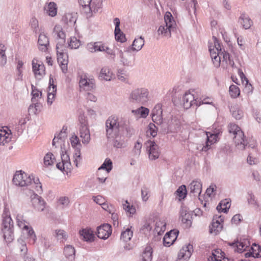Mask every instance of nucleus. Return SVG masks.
<instances>
[{
    "label": "nucleus",
    "mask_w": 261,
    "mask_h": 261,
    "mask_svg": "<svg viewBox=\"0 0 261 261\" xmlns=\"http://www.w3.org/2000/svg\"><path fill=\"white\" fill-rule=\"evenodd\" d=\"M17 225L19 227L23 229H29V226L25 224V221L22 219V217L17 215L16 217Z\"/></svg>",
    "instance_id": "obj_61"
},
{
    "label": "nucleus",
    "mask_w": 261,
    "mask_h": 261,
    "mask_svg": "<svg viewBox=\"0 0 261 261\" xmlns=\"http://www.w3.org/2000/svg\"><path fill=\"white\" fill-rule=\"evenodd\" d=\"M222 253V252L220 249L215 250L214 252H213L212 253V256H211V259L214 260L215 261H220V259H222L223 257Z\"/></svg>",
    "instance_id": "obj_58"
},
{
    "label": "nucleus",
    "mask_w": 261,
    "mask_h": 261,
    "mask_svg": "<svg viewBox=\"0 0 261 261\" xmlns=\"http://www.w3.org/2000/svg\"><path fill=\"white\" fill-rule=\"evenodd\" d=\"M175 193L180 198L184 199L187 195L186 187L185 185L180 186L176 191Z\"/></svg>",
    "instance_id": "obj_55"
},
{
    "label": "nucleus",
    "mask_w": 261,
    "mask_h": 261,
    "mask_svg": "<svg viewBox=\"0 0 261 261\" xmlns=\"http://www.w3.org/2000/svg\"><path fill=\"white\" fill-rule=\"evenodd\" d=\"M32 91L31 94L32 95V101L36 102L38 101V99L41 98L42 95V92L38 90L36 87L32 85Z\"/></svg>",
    "instance_id": "obj_47"
},
{
    "label": "nucleus",
    "mask_w": 261,
    "mask_h": 261,
    "mask_svg": "<svg viewBox=\"0 0 261 261\" xmlns=\"http://www.w3.org/2000/svg\"><path fill=\"white\" fill-rule=\"evenodd\" d=\"M63 20L69 26H73L75 24L76 18L71 13L66 14L63 17Z\"/></svg>",
    "instance_id": "obj_42"
},
{
    "label": "nucleus",
    "mask_w": 261,
    "mask_h": 261,
    "mask_svg": "<svg viewBox=\"0 0 261 261\" xmlns=\"http://www.w3.org/2000/svg\"><path fill=\"white\" fill-rule=\"evenodd\" d=\"M166 229V223L165 222L161 221H159L156 222L155 230L159 234H161V232L163 233Z\"/></svg>",
    "instance_id": "obj_53"
},
{
    "label": "nucleus",
    "mask_w": 261,
    "mask_h": 261,
    "mask_svg": "<svg viewBox=\"0 0 261 261\" xmlns=\"http://www.w3.org/2000/svg\"><path fill=\"white\" fill-rule=\"evenodd\" d=\"M114 22L115 24L114 34L116 40L121 43L124 42L126 41V38L124 34L120 29V22L119 19L118 18H114Z\"/></svg>",
    "instance_id": "obj_20"
},
{
    "label": "nucleus",
    "mask_w": 261,
    "mask_h": 261,
    "mask_svg": "<svg viewBox=\"0 0 261 261\" xmlns=\"http://www.w3.org/2000/svg\"><path fill=\"white\" fill-rule=\"evenodd\" d=\"M27 121L25 118H20L18 124L15 126V130L17 132L18 135L22 133L23 130V126L25 125Z\"/></svg>",
    "instance_id": "obj_54"
},
{
    "label": "nucleus",
    "mask_w": 261,
    "mask_h": 261,
    "mask_svg": "<svg viewBox=\"0 0 261 261\" xmlns=\"http://www.w3.org/2000/svg\"><path fill=\"white\" fill-rule=\"evenodd\" d=\"M122 118L120 119L112 115L110 116L105 123L106 132L107 138H114L120 135Z\"/></svg>",
    "instance_id": "obj_2"
},
{
    "label": "nucleus",
    "mask_w": 261,
    "mask_h": 261,
    "mask_svg": "<svg viewBox=\"0 0 261 261\" xmlns=\"http://www.w3.org/2000/svg\"><path fill=\"white\" fill-rule=\"evenodd\" d=\"M213 39L215 44V48L216 51H219V56L221 59H223V61H225L227 62V59H229L230 55L225 50H222L220 43L217 38L213 36Z\"/></svg>",
    "instance_id": "obj_28"
},
{
    "label": "nucleus",
    "mask_w": 261,
    "mask_h": 261,
    "mask_svg": "<svg viewBox=\"0 0 261 261\" xmlns=\"http://www.w3.org/2000/svg\"><path fill=\"white\" fill-rule=\"evenodd\" d=\"M32 184L30 185L32 188H34L36 190V191L39 193H41L42 192V185L41 182L39 181L38 178H35L34 176L33 175L32 177Z\"/></svg>",
    "instance_id": "obj_44"
},
{
    "label": "nucleus",
    "mask_w": 261,
    "mask_h": 261,
    "mask_svg": "<svg viewBox=\"0 0 261 261\" xmlns=\"http://www.w3.org/2000/svg\"><path fill=\"white\" fill-rule=\"evenodd\" d=\"M145 144L149 159L151 160H155L158 159L160 155V152L159 151V146L155 142L149 140L146 142Z\"/></svg>",
    "instance_id": "obj_12"
},
{
    "label": "nucleus",
    "mask_w": 261,
    "mask_h": 261,
    "mask_svg": "<svg viewBox=\"0 0 261 261\" xmlns=\"http://www.w3.org/2000/svg\"><path fill=\"white\" fill-rule=\"evenodd\" d=\"M193 251V246L191 244H189L184 246L178 253L177 260L176 261H181L182 260L189 259Z\"/></svg>",
    "instance_id": "obj_14"
},
{
    "label": "nucleus",
    "mask_w": 261,
    "mask_h": 261,
    "mask_svg": "<svg viewBox=\"0 0 261 261\" xmlns=\"http://www.w3.org/2000/svg\"><path fill=\"white\" fill-rule=\"evenodd\" d=\"M128 98L133 103L144 105L149 99V92L147 88H137L131 91Z\"/></svg>",
    "instance_id": "obj_3"
},
{
    "label": "nucleus",
    "mask_w": 261,
    "mask_h": 261,
    "mask_svg": "<svg viewBox=\"0 0 261 261\" xmlns=\"http://www.w3.org/2000/svg\"><path fill=\"white\" fill-rule=\"evenodd\" d=\"M233 141L238 148L241 150L244 149L247 144L246 140L245 139L244 133L242 130L239 131V132L234 135Z\"/></svg>",
    "instance_id": "obj_19"
},
{
    "label": "nucleus",
    "mask_w": 261,
    "mask_h": 261,
    "mask_svg": "<svg viewBox=\"0 0 261 261\" xmlns=\"http://www.w3.org/2000/svg\"><path fill=\"white\" fill-rule=\"evenodd\" d=\"M228 244L233 247L234 251L240 253L246 251L250 246L249 241L247 239H241L239 241L238 240Z\"/></svg>",
    "instance_id": "obj_13"
},
{
    "label": "nucleus",
    "mask_w": 261,
    "mask_h": 261,
    "mask_svg": "<svg viewBox=\"0 0 261 261\" xmlns=\"http://www.w3.org/2000/svg\"><path fill=\"white\" fill-rule=\"evenodd\" d=\"M218 135V133L211 134V133H207L206 142H208V144L210 145H212L216 141Z\"/></svg>",
    "instance_id": "obj_57"
},
{
    "label": "nucleus",
    "mask_w": 261,
    "mask_h": 261,
    "mask_svg": "<svg viewBox=\"0 0 261 261\" xmlns=\"http://www.w3.org/2000/svg\"><path fill=\"white\" fill-rule=\"evenodd\" d=\"M56 160L53 153L48 152L44 158V164L45 166H48L53 165Z\"/></svg>",
    "instance_id": "obj_49"
},
{
    "label": "nucleus",
    "mask_w": 261,
    "mask_h": 261,
    "mask_svg": "<svg viewBox=\"0 0 261 261\" xmlns=\"http://www.w3.org/2000/svg\"><path fill=\"white\" fill-rule=\"evenodd\" d=\"M197 100L198 101H197L196 106H199L202 104H209L214 105L213 101L210 97H208L204 98L203 99H202L201 98L199 99L198 98Z\"/></svg>",
    "instance_id": "obj_63"
},
{
    "label": "nucleus",
    "mask_w": 261,
    "mask_h": 261,
    "mask_svg": "<svg viewBox=\"0 0 261 261\" xmlns=\"http://www.w3.org/2000/svg\"><path fill=\"white\" fill-rule=\"evenodd\" d=\"M3 226L4 238L7 242L10 243L14 239V225L10 215H3Z\"/></svg>",
    "instance_id": "obj_4"
},
{
    "label": "nucleus",
    "mask_w": 261,
    "mask_h": 261,
    "mask_svg": "<svg viewBox=\"0 0 261 261\" xmlns=\"http://www.w3.org/2000/svg\"><path fill=\"white\" fill-rule=\"evenodd\" d=\"M121 130H125L126 136L128 138L131 137L135 133V130L130 125L128 120L124 118H122Z\"/></svg>",
    "instance_id": "obj_27"
},
{
    "label": "nucleus",
    "mask_w": 261,
    "mask_h": 261,
    "mask_svg": "<svg viewBox=\"0 0 261 261\" xmlns=\"http://www.w3.org/2000/svg\"><path fill=\"white\" fill-rule=\"evenodd\" d=\"M53 35L57 41L56 47L58 48L59 47H64L66 35L61 25H56L55 26Z\"/></svg>",
    "instance_id": "obj_8"
},
{
    "label": "nucleus",
    "mask_w": 261,
    "mask_h": 261,
    "mask_svg": "<svg viewBox=\"0 0 261 261\" xmlns=\"http://www.w3.org/2000/svg\"><path fill=\"white\" fill-rule=\"evenodd\" d=\"M114 77V75L110 71L108 67L102 68L99 74V77L100 80H104L107 81H111Z\"/></svg>",
    "instance_id": "obj_33"
},
{
    "label": "nucleus",
    "mask_w": 261,
    "mask_h": 261,
    "mask_svg": "<svg viewBox=\"0 0 261 261\" xmlns=\"http://www.w3.org/2000/svg\"><path fill=\"white\" fill-rule=\"evenodd\" d=\"M228 130L230 133H232L234 136L239 132V131L241 130V128L239 127L238 125L236 124L230 123L228 125Z\"/></svg>",
    "instance_id": "obj_64"
},
{
    "label": "nucleus",
    "mask_w": 261,
    "mask_h": 261,
    "mask_svg": "<svg viewBox=\"0 0 261 261\" xmlns=\"http://www.w3.org/2000/svg\"><path fill=\"white\" fill-rule=\"evenodd\" d=\"M32 64L33 71L36 77L39 76L40 77L45 74V67L42 63H39L37 59H34Z\"/></svg>",
    "instance_id": "obj_21"
},
{
    "label": "nucleus",
    "mask_w": 261,
    "mask_h": 261,
    "mask_svg": "<svg viewBox=\"0 0 261 261\" xmlns=\"http://www.w3.org/2000/svg\"><path fill=\"white\" fill-rule=\"evenodd\" d=\"M133 234V232L130 228H127L124 231L121 232L120 239L124 242H127L130 240Z\"/></svg>",
    "instance_id": "obj_45"
},
{
    "label": "nucleus",
    "mask_w": 261,
    "mask_h": 261,
    "mask_svg": "<svg viewBox=\"0 0 261 261\" xmlns=\"http://www.w3.org/2000/svg\"><path fill=\"white\" fill-rule=\"evenodd\" d=\"M132 49L127 47L123 52L121 50L119 51V56L120 58V62L125 66H132L135 61V56L131 53Z\"/></svg>",
    "instance_id": "obj_7"
},
{
    "label": "nucleus",
    "mask_w": 261,
    "mask_h": 261,
    "mask_svg": "<svg viewBox=\"0 0 261 261\" xmlns=\"http://www.w3.org/2000/svg\"><path fill=\"white\" fill-rule=\"evenodd\" d=\"M209 51L210 55L215 66L218 67L220 65L221 58L219 56V51H216L215 48V45L212 48L209 47Z\"/></svg>",
    "instance_id": "obj_31"
},
{
    "label": "nucleus",
    "mask_w": 261,
    "mask_h": 261,
    "mask_svg": "<svg viewBox=\"0 0 261 261\" xmlns=\"http://www.w3.org/2000/svg\"><path fill=\"white\" fill-rule=\"evenodd\" d=\"M82 6V12L87 18H90L93 16L102 8V0H93L90 4H86L81 5Z\"/></svg>",
    "instance_id": "obj_5"
},
{
    "label": "nucleus",
    "mask_w": 261,
    "mask_h": 261,
    "mask_svg": "<svg viewBox=\"0 0 261 261\" xmlns=\"http://www.w3.org/2000/svg\"><path fill=\"white\" fill-rule=\"evenodd\" d=\"M6 49V46L3 44H0V64L3 66L7 63V57L5 54Z\"/></svg>",
    "instance_id": "obj_46"
},
{
    "label": "nucleus",
    "mask_w": 261,
    "mask_h": 261,
    "mask_svg": "<svg viewBox=\"0 0 261 261\" xmlns=\"http://www.w3.org/2000/svg\"><path fill=\"white\" fill-rule=\"evenodd\" d=\"M79 121L80 123L79 127L88 126L87 118L84 113L80 114L79 116Z\"/></svg>",
    "instance_id": "obj_60"
},
{
    "label": "nucleus",
    "mask_w": 261,
    "mask_h": 261,
    "mask_svg": "<svg viewBox=\"0 0 261 261\" xmlns=\"http://www.w3.org/2000/svg\"><path fill=\"white\" fill-rule=\"evenodd\" d=\"M144 39L142 36H140L138 38L135 39L132 45L128 47L129 49H132L134 51H138L140 50L144 45Z\"/></svg>",
    "instance_id": "obj_32"
},
{
    "label": "nucleus",
    "mask_w": 261,
    "mask_h": 261,
    "mask_svg": "<svg viewBox=\"0 0 261 261\" xmlns=\"http://www.w3.org/2000/svg\"><path fill=\"white\" fill-rule=\"evenodd\" d=\"M232 116L236 119L239 120L243 116V112L238 107H231L230 109Z\"/></svg>",
    "instance_id": "obj_50"
},
{
    "label": "nucleus",
    "mask_w": 261,
    "mask_h": 261,
    "mask_svg": "<svg viewBox=\"0 0 261 261\" xmlns=\"http://www.w3.org/2000/svg\"><path fill=\"white\" fill-rule=\"evenodd\" d=\"M27 231V234L29 239V242L31 244H34L36 241V236L34 231L31 227H29V229H25Z\"/></svg>",
    "instance_id": "obj_56"
},
{
    "label": "nucleus",
    "mask_w": 261,
    "mask_h": 261,
    "mask_svg": "<svg viewBox=\"0 0 261 261\" xmlns=\"http://www.w3.org/2000/svg\"><path fill=\"white\" fill-rule=\"evenodd\" d=\"M80 234L86 241L92 242L94 240V234L91 229H83L80 231Z\"/></svg>",
    "instance_id": "obj_34"
},
{
    "label": "nucleus",
    "mask_w": 261,
    "mask_h": 261,
    "mask_svg": "<svg viewBox=\"0 0 261 261\" xmlns=\"http://www.w3.org/2000/svg\"><path fill=\"white\" fill-rule=\"evenodd\" d=\"M164 23L159 27L157 33L159 36L162 37L169 38L171 37L172 32H176L177 24L172 16L169 12H166L164 17Z\"/></svg>",
    "instance_id": "obj_1"
},
{
    "label": "nucleus",
    "mask_w": 261,
    "mask_h": 261,
    "mask_svg": "<svg viewBox=\"0 0 261 261\" xmlns=\"http://www.w3.org/2000/svg\"><path fill=\"white\" fill-rule=\"evenodd\" d=\"M178 233V231L175 230H170L167 232L163 238L164 245L167 247L172 245L176 240Z\"/></svg>",
    "instance_id": "obj_22"
},
{
    "label": "nucleus",
    "mask_w": 261,
    "mask_h": 261,
    "mask_svg": "<svg viewBox=\"0 0 261 261\" xmlns=\"http://www.w3.org/2000/svg\"><path fill=\"white\" fill-rule=\"evenodd\" d=\"M190 193L194 196L199 197L202 191V184L198 180H193L189 186Z\"/></svg>",
    "instance_id": "obj_25"
},
{
    "label": "nucleus",
    "mask_w": 261,
    "mask_h": 261,
    "mask_svg": "<svg viewBox=\"0 0 261 261\" xmlns=\"http://www.w3.org/2000/svg\"><path fill=\"white\" fill-rule=\"evenodd\" d=\"M64 47H56L57 60L59 64L62 71L66 73L67 71L68 55L64 52L63 48Z\"/></svg>",
    "instance_id": "obj_9"
},
{
    "label": "nucleus",
    "mask_w": 261,
    "mask_h": 261,
    "mask_svg": "<svg viewBox=\"0 0 261 261\" xmlns=\"http://www.w3.org/2000/svg\"><path fill=\"white\" fill-rule=\"evenodd\" d=\"M47 13L51 17H54L57 13V7L54 2H50L47 6L44 7Z\"/></svg>",
    "instance_id": "obj_38"
},
{
    "label": "nucleus",
    "mask_w": 261,
    "mask_h": 261,
    "mask_svg": "<svg viewBox=\"0 0 261 261\" xmlns=\"http://www.w3.org/2000/svg\"><path fill=\"white\" fill-rule=\"evenodd\" d=\"M57 92V86L54 84V80L50 75L49 80V86L48 88L47 104L51 105L55 99Z\"/></svg>",
    "instance_id": "obj_17"
},
{
    "label": "nucleus",
    "mask_w": 261,
    "mask_h": 261,
    "mask_svg": "<svg viewBox=\"0 0 261 261\" xmlns=\"http://www.w3.org/2000/svg\"><path fill=\"white\" fill-rule=\"evenodd\" d=\"M63 254L69 261H73L75 259V249L73 246L66 245L64 248Z\"/></svg>",
    "instance_id": "obj_29"
},
{
    "label": "nucleus",
    "mask_w": 261,
    "mask_h": 261,
    "mask_svg": "<svg viewBox=\"0 0 261 261\" xmlns=\"http://www.w3.org/2000/svg\"><path fill=\"white\" fill-rule=\"evenodd\" d=\"M30 193H32L30 198L33 207L38 211H43L46 204L44 199L41 196L35 194L32 190H30Z\"/></svg>",
    "instance_id": "obj_10"
},
{
    "label": "nucleus",
    "mask_w": 261,
    "mask_h": 261,
    "mask_svg": "<svg viewBox=\"0 0 261 261\" xmlns=\"http://www.w3.org/2000/svg\"><path fill=\"white\" fill-rule=\"evenodd\" d=\"M108 139H113V145L115 147L117 148H121L123 147L124 143V140L122 139L120 136V135H118L116 137L114 138H107Z\"/></svg>",
    "instance_id": "obj_48"
},
{
    "label": "nucleus",
    "mask_w": 261,
    "mask_h": 261,
    "mask_svg": "<svg viewBox=\"0 0 261 261\" xmlns=\"http://www.w3.org/2000/svg\"><path fill=\"white\" fill-rule=\"evenodd\" d=\"M152 248L150 245L147 246L142 255V261H151L152 257Z\"/></svg>",
    "instance_id": "obj_37"
},
{
    "label": "nucleus",
    "mask_w": 261,
    "mask_h": 261,
    "mask_svg": "<svg viewBox=\"0 0 261 261\" xmlns=\"http://www.w3.org/2000/svg\"><path fill=\"white\" fill-rule=\"evenodd\" d=\"M103 52H105L107 55L108 56V58L110 59L113 61L115 60L116 55L115 52L111 48H110L108 46H105V50H103Z\"/></svg>",
    "instance_id": "obj_62"
},
{
    "label": "nucleus",
    "mask_w": 261,
    "mask_h": 261,
    "mask_svg": "<svg viewBox=\"0 0 261 261\" xmlns=\"http://www.w3.org/2000/svg\"><path fill=\"white\" fill-rule=\"evenodd\" d=\"M230 206V203L227 199L221 201L217 206L219 212L227 213Z\"/></svg>",
    "instance_id": "obj_39"
},
{
    "label": "nucleus",
    "mask_w": 261,
    "mask_h": 261,
    "mask_svg": "<svg viewBox=\"0 0 261 261\" xmlns=\"http://www.w3.org/2000/svg\"><path fill=\"white\" fill-rule=\"evenodd\" d=\"M239 22L246 30L249 29L252 24L251 20L245 14L241 15L239 19Z\"/></svg>",
    "instance_id": "obj_36"
},
{
    "label": "nucleus",
    "mask_w": 261,
    "mask_h": 261,
    "mask_svg": "<svg viewBox=\"0 0 261 261\" xmlns=\"http://www.w3.org/2000/svg\"><path fill=\"white\" fill-rule=\"evenodd\" d=\"M111 226L108 224H103L97 228V236L101 239H106L111 233Z\"/></svg>",
    "instance_id": "obj_18"
},
{
    "label": "nucleus",
    "mask_w": 261,
    "mask_h": 261,
    "mask_svg": "<svg viewBox=\"0 0 261 261\" xmlns=\"http://www.w3.org/2000/svg\"><path fill=\"white\" fill-rule=\"evenodd\" d=\"M32 176L28 175L21 170L17 171L13 176V182L20 187L29 186L32 184Z\"/></svg>",
    "instance_id": "obj_6"
},
{
    "label": "nucleus",
    "mask_w": 261,
    "mask_h": 261,
    "mask_svg": "<svg viewBox=\"0 0 261 261\" xmlns=\"http://www.w3.org/2000/svg\"><path fill=\"white\" fill-rule=\"evenodd\" d=\"M38 43L39 48L42 51H46L49 45L48 37L43 33H41L38 37Z\"/></svg>",
    "instance_id": "obj_26"
},
{
    "label": "nucleus",
    "mask_w": 261,
    "mask_h": 261,
    "mask_svg": "<svg viewBox=\"0 0 261 261\" xmlns=\"http://www.w3.org/2000/svg\"><path fill=\"white\" fill-rule=\"evenodd\" d=\"M79 85L81 89L88 91L94 89L95 85L94 80L89 79L84 75L81 76Z\"/></svg>",
    "instance_id": "obj_15"
},
{
    "label": "nucleus",
    "mask_w": 261,
    "mask_h": 261,
    "mask_svg": "<svg viewBox=\"0 0 261 261\" xmlns=\"http://www.w3.org/2000/svg\"><path fill=\"white\" fill-rule=\"evenodd\" d=\"M149 110L145 107H141L136 110H133L132 113L136 117L145 118L149 114Z\"/></svg>",
    "instance_id": "obj_35"
},
{
    "label": "nucleus",
    "mask_w": 261,
    "mask_h": 261,
    "mask_svg": "<svg viewBox=\"0 0 261 261\" xmlns=\"http://www.w3.org/2000/svg\"><path fill=\"white\" fill-rule=\"evenodd\" d=\"M198 99V97H196L193 94L190 92H186L182 97V105L184 107L188 109L190 108L192 106L195 105Z\"/></svg>",
    "instance_id": "obj_16"
},
{
    "label": "nucleus",
    "mask_w": 261,
    "mask_h": 261,
    "mask_svg": "<svg viewBox=\"0 0 261 261\" xmlns=\"http://www.w3.org/2000/svg\"><path fill=\"white\" fill-rule=\"evenodd\" d=\"M223 217L222 216L215 215L212 222L210 226V232L215 235L218 234L222 229Z\"/></svg>",
    "instance_id": "obj_11"
},
{
    "label": "nucleus",
    "mask_w": 261,
    "mask_h": 261,
    "mask_svg": "<svg viewBox=\"0 0 261 261\" xmlns=\"http://www.w3.org/2000/svg\"><path fill=\"white\" fill-rule=\"evenodd\" d=\"M79 134L82 139L83 144L85 145H88L91 140L90 130L88 126L79 127Z\"/></svg>",
    "instance_id": "obj_24"
},
{
    "label": "nucleus",
    "mask_w": 261,
    "mask_h": 261,
    "mask_svg": "<svg viewBox=\"0 0 261 261\" xmlns=\"http://www.w3.org/2000/svg\"><path fill=\"white\" fill-rule=\"evenodd\" d=\"M196 149L199 151L200 152L202 151H207L210 148V145L208 144V142H205V144H196L195 146Z\"/></svg>",
    "instance_id": "obj_59"
},
{
    "label": "nucleus",
    "mask_w": 261,
    "mask_h": 261,
    "mask_svg": "<svg viewBox=\"0 0 261 261\" xmlns=\"http://www.w3.org/2000/svg\"><path fill=\"white\" fill-rule=\"evenodd\" d=\"M70 140L72 147L74 148V151H77L78 150L81 151L82 145L77 136L74 134L70 138Z\"/></svg>",
    "instance_id": "obj_40"
},
{
    "label": "nucleus",
    "mask_w": 261,
    "mask_h": 261,
    "mask_svg": "<svg viewBox=\"0 0 261 261\" xmlns=\"http://www.w3.org/2000/svg\"><path fill=\"white\" fill-rule=\"evenodd\" d=\"M9 132L4 129H0V145H5L11 141L12 133L10 130Z\"/></svg>",
    "instance_id": "obj_30"
},
{
    "label": "nucleus",
    "mask_w": 261,
    "mask_h": 261,
    "mask_svg": "<svg viewBox=\"0 0 261 261\" xmlns=\"http://www.w3.org/2000/svg\"><path fill=\"white\" fill-rule=\"evenodd\" d=\"M229 92L231 97L232 98L237 97L240 94L239 87L234 85H232L229 87Z\"/></svg>",
    "instance_id": "obj_52"
},
{
    "label": "nucleus",
    "mask_w": 261,
    "mask_h": 261,
    "mask_svg": "<svg viewBox=\"0 0 261 261\" xmlns=\"http://www.w3.org/2000/svg\"><path fill=\"white\" fill-rule=\"evenodd\" d=\"M180 215L182 222L185 224L187 227L190 226L192 224V215L190 212L188 211L186 207H181L180 210Z\"/></svg>",
    "instance_id": "obj_23"
},
{
    "label": "nucleus",
    "mask_w": 261,
    "mask_h": 261,
    "mask_svg": "<svg viewBox=\"0 0 261 261\" xmlns=\"http://www.w3.org/2000/svg\"><path fill=\"white\" fill-rule=\"evenodd\" d=\"M112 162L110 159H106L101 166L98 169V171L101 170H106L108 174L112 169Z\"/></svg>",
    "instance_id": "obj_43"
},
{
    "label": "nucleus",
    "mask_w": 261,
    "mask_h": 261,
    "mask_svg": "<svg viewBox=\"0 0 261 261\" xmlns=\"http://www.w3.org/2000/svg\"><path fill=\"white\" fill-rule=\"evenodd\" d=\"M81 45V42L75 37H72L70 38V41L68 42V46L71 49H77Z\"/></svg>",
    "instance_id": "obj_51"
},
{
    "label": "nucleus",
    "mask_w": 261,
    "mask_h": 261,
    "mask_svg": "<svg viewBox=\"0 0 261 261\" xmlns=\"http://www.w3.org/2000/svg\"><path fill=\"white\" fill-rule=\"evenodd\" d=\"M55 237L60 241L64 243L68 238V234L65 231L62 229H57L55 231Z\"/></svg>",
    "instance_id": "obj_41"
}]
</instances>
